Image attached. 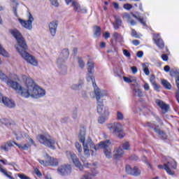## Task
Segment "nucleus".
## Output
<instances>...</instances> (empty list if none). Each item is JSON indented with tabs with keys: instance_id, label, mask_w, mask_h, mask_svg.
Returning <instances> with one entry per match:
<instances>
[{
	"instance_id": "obj_1",
	"label": "nucleus",
	"mask_w": 179,
	"mask_h": 179,
	"mask_svg": "<svg viewBox=\"0 0 179 179\" xmlns=\"http://www.w3.org/2000/svg\"><path fill=\"white\" fill-rule=\"evenodd\" d=\"M23 80L25 82V85L22 87L17 82L13 81L6 76L5 73L0 70V79L2 82H6L8 86L12 87L18 94H20L22 97L29 99H41L45 96V90L41 88L38 85L36 84L31 78L26 75L22 76Z\"/></svg>"
},
{
	"instance_id": "obj_2",
	"label": "nucleus",
	"mask_w": 179,
	"mask_h": 179,
	"mask_svg": "<svg viewBox=\"0 0 179 179\" xmlns=\"http://www.w3.org/2000/svg\"><path fill=\"white\" fill-rule=\"evenodd\" d=\"M85 131L83 129V131L80 132L79 135V139L81 143H83V152L85 157H89L90 156V150L92 153H94V151L96 152L99 150V149H103V153L107 159H111V157H113V154L110 148V146H111V141H110V140L101 141L98 144L94 145V143H93V141H92L90 137L88 136L87 138L85 137Z\"/></svg>"
},
{
	"instance_id": "obj_3",
	"label": "nucleus",
	"mask_w": 179,
	"mask_h": 179,
	"mask_svg": "<svg viewBox=\"0 0 179 179\" xmlns=\"http://www.w3.org/2000/svg\"><path fill=\"white\" fill-rule=\"evenodd\" d=\"M10 33L15 38L17 43V44L15 45V48L17 50V52L22 50H27L26 41L19 30L17 29H11Z\"/></svg>"
},
{
	"instance_id": "obj_4",
	"label": "nucleus",
	"mask_w": 179,
	"mask_h": 179,
	"mask_svg": "<svg viewBox=\"0 0 179 179\" xmlns=\"http://www.w3.org/2000/svg\"><path fill=\"white\" fill-rule=\"evenodd\" d=\"M69 57V50L68 49H64L60 53L59 57L57 59V65L62 73H66L68 67L65 62Z\"/></svg>"
},
{
	"instance_id": "obj_5",
	"label": "nucleus",
	"mask_w": 179,
	"mask_h": 179,
	"mask_svg": "<svg viewBox=\"0 0 179 179\" xmlns=\"http://www.w3.org/2000/svg\"><path fill=\"white\" fill-rule=\"evenodd\" d=\"M27 49H22L18 51V54L27 62L29 65H32V66H38V60L36 58V57L30 55L27 51Z\"/></svg>"
},
{
	"instance_id": "obj_6",
	"label": "nucleus",
	"mask_w": 179,
	"mask_h": 179,
	"mask_svg": "<svg viewBox=\"0 0 179 179\" xmlns=\"http://www.w3.org/2000/svg\"><path fill=\"white\" fill-rule=\"evenodd\" d=\"M38 141L41 145L47 146V148H51V149H55V140L51 138V136L48 134H40L38 136Z\"/></svg>"
},
{
	"instance_id": "obj_7",
	"label": "nucleus",
	"mask_w": 179,
	"mask_h": 179,
	"mask_svg": "<svg viewBox=\"0 0 179 179\" xmlns=\"http://www.w3.org/2000/svg\"><path fill=\"white\" fill-rule=\"evenodd\" d=\"M6 144H7L8 149H10V148H12L14 145H16V146H17V148H19V149H20L21 150H27L28 149H30V148H31L32 145H36V143L34 142L33 138H29V143L19 144L14 141H8L7 143H6Z\"/></svg>"
},
{
	"instance_id": "obj_8",
	"label": "nucleus",
	"mask_w": 179,
	"mask_h": 179,
	"mask_svg": "<svg viewBox=\"0 0 179 179\" xmlns=\"http://www.w3.org/2000/svg\"><path fill=\"white\" fill-rule=\"evenodd\" d=\"M123 17L124 19H126V20H127V22H129V23H130L131 26H135V24H136V22H135V20H133L131 17H135V19H137V20L139 21L140 23L143 24V26H146V22L145 21V20L135 15V14H134L133 13H131V14L124 13L123 14Z\"/></svg>"
},
{
	"instance_id": "obj_9",
	"label": "nucleus",
	"mask_w": 179,
	"mask_h": 179,
	"mask_svg": "<svg viewBox=\"0 0 179 179\" xmlns=\"http://www.w3.org/2000/svg\"><path fill=\"white\" fill-rule=\"evenodd\" d=\"M17 20L21 26L24 27V29H27V30H31L33 29V22H34V17H33L31 13H29L28 20L27 21L20 17L17 18Z\"/></svg>"
},
{
	"instance_id": "obj_10",
	"label": "nucleus",
	"mask_w": 179,
	"mask_h": 179,
	"mask_svg": "<svg viewBox=\"0 0 179 179\" xmlns=\"http://www.w3.org/2000/svg\"><path fill=\"white\" fill-rule=\"evenodd\" d=\"M85 166L86 167H88V169H91V173H85L81 179H92L93 177H96L98 174L97 171H96V169L97 166H96V164H89V162L85 163Z\"/></svg>"
},
{
	"instance_id": "obj_11",
	"label": "nucleus",
	"mask_w": 179,
	"mask_h": 179,
	"mask_svg": "<svg viewBox=\"0 0 179 179\" xmlns=\"http://www.w3.org/2000/svg\"><path fill=\"white\" fill-rule=\"evenodd\" d=\"M66 155L69 160H72L76 167H78L79 170H83V166H82V164L80 163V161H79V158H78L76 154L71 151H66Z\"/></svg>"
},
{
	"instance_id": "obj_12",
	"label": "nucleus",
	"mask_w": 179,
	"mask_h": 179,
	"mask_svg": "<svg viewBox=\"0 0 179 179\" xmlns=\"http://www.w3.org/2000/svg\"><path fill=\"white\" fill-rule=\"evenodd\" d=\"M176 169H177V162L173 159H169L167 164H164V170L169 176H174Z\"/></svg>"
},
{
	"instance_id": "obj_13",
	"label": "nucleus",
	"mask_w": 179,
	"mask_h": 179,
	"mask_svg": "<svg viewBox=\"0 0 179 179\" xmlns=\"http://www.w3.org/2000/svg\"><path fill=\"white\" fill-rule=\"evenodd\" d=\"M108 129L113 135H118L120 132H124V125L120 122H114L108 125Z\"/></svg>"
},
{
	"instance_id": "obj_14",
	"label": "nucleus",
	"mask_w": 179,
	"mask_h": 179,
	"mask_svg": "<svg viewBox=\"0 0 179 179\" xmlns=\"http://www.w3.org/2000/svg\"><path fill=\"white\" fill-rule=\"evenodd\" d=\"M67 5H71L73 7L75 12H80V13H87V9L86 8H82L80 4L75 0H65Z\"/></svg>"
},
{
	"instance_id": "obj_15",
	"label": "nucleus",
	"mask_w": 179,
	"mask_h": 179,
	"mask_svg": "<svg viewBox=\"0 0 179 179\" xmlns=\"http://www.w3.org/2000/svg\"><path fill=\"white\" fill-rule=\"evenodd\" d=\"M94 94L97 101V104L99 103H103V97H106L108 96V93L106 90H101L99 88L94 90Z\"/></svg>"
},
{
	"instance_id": "obj_16",
	"label": "nucleus",
	"mask_w": 179,
	"mask_h": 179,
	"mask_svg": "<svg viewBox=\"0 0 179 179\" xmlns=\"http://www.w3.org/2000/svg\"><path fill=\"white\" fill-rule=\"evenodd\" d=\"M97 113L102 117H108L110 115V112L108 111V108L104 106L103 102H99L97 103Z\"/></svg>"
},
{
	"instance_id": "obj_17",
	"label": "nucleus",
	"mask_w": 179,
	"mask_h": 179,
	"mask_svg": "<svg viewBox=\"0 0 179 179\" xmlns=\"http://www.w3.org/2000/svg\"><path fill=\"white\" fill-rule=\"evenodd\" d=\"M71 170V165H62L57 169V173L61 176H66V174H70Z\"/></svg>"
},
{
	"instance_id": "obj_18",
	"label": "nucleus",
	"mask_w": 179,
	"mask_h": 179,
	"mask_svg": "<svg viewBox=\"0 0 179 179\" xmlns=\"http://www.w3.org/2000/svg\"><path fill=\"white\" fill-rule=\"evenodd\" d=\"M49 31L52 37L55 36L57 34V29H58V21L54 20L49 23L48 25Z\"/></svg>"
},
{
	"instance_id": "obj_19",
	"label": "nucleus",
	"mask_w": 179,
	"mask_h": 179,
	"mask_svg": "<svg viewBox=\"0 0 179 179\" xmlns=\"http://www.w3.org/2000/svg\"><path fill=\"white\" fill-rule=\"evenodd\" d=\"M153 41L156 44V45L159 47V48H161V49L164 48V42L163 41L162 38H160V35H159L158 34H154Z\"/></svg>"
},
{
	"instance_id": "obj_20",
	"label": "nucleus",
	"mask_w": 179,
	"mask_h": 179,
	"mask_svg": "<svg viewBox=\"0 0 179 179\" xmlns=\"http://www.w3.org/2000/svg\"><path fill=\"white\" fill-rule=\"evenodd\" d=\"M15 136L17 141H20L21 139H23V138H27V139H28L27 143H30L29 139H31V138H30V136H29V135L24 131H17V133H15Z\"/></svg>"
},
{
	"instance_id": "obj_21",
	"label": "nucleus",
	"mask_w": 179,
	"mask_h": 179,
	"mask_svg": "<svg viewBox=\"0 0 179 179\" xmlns=\"http://www.w3.org/2000/svg\"><path fill=\"white\" fill-rule=\"evenodd\" d=\"M156 103L162 110L164 114H166V113L169 111V108H170V106L169 105L166 104L165 103L163 102V101L160 99H157Z\"/></svg>"
},
{
	"instance_id": "obj_22",
	"label": "nucleus",
	"mask_w": 179,
	"mask_h": 179,
	"mask_svg": "<svg viewBox=\"0 0 179 179\" xmlns=\"http://www.w3.org/2000/svg\"><path fill=\"white\" fill-rule=\"evenodd\" d=\"M124 156V150L121 148H116L113 150V157L115 159H120Z\"/></svg>"
},
{
	"instance_id": "obj_23",
	"label": "nucleus",
	"mask_w": 179,
	"mask_h": 179,
	"mask_svg": "<svg viewBox=\"0 0 179 179\" xmlns=\"http://www.w3.org/2000/svg\"><path fill=\"white\" fill-rule=\"evenodd\" d=\"M51 160V157H50L48 155H45L43 156V159H39L38 162L40 164H42V166H50V161Z\"/></svg>"
},
{
	"instance_id": "obj_24",
	"label": "nucleus",
	"mask_w": 179,
	"mask_h": 179,
	"mask_svg": "<svg viewBox=\"0 0 179 179\" xmlns=\"http://www.w3.org/2000/svg\"><path fill=\"white\" fill-rule=\"evenodd\" d=\"M3 104H4L6 107H8L9 108H13L16 106L13 100L10 99L9 98L7 97L5 98Z\"/></svg>"
},
{
	"instance_id": "obj_25",
	"label": "nucleus",
	"mask_w": 179,
	"mask_h": 179,
	"mask_svg": "<svg viewBox=\"0 0 179 179\" xmlns=\"http://www.w3.org/2000/svg\"><path fill=\"white\" fill-rule=\"evenodd\" d=\"M10 6H11L15 16H17V7L19 6V3L16 0H10Z\"/></svg>"
},
{
	"instance_id": "obj_26",
	"label": "nucleus",
	"mask_w": 179,
	"mask_h": 179,
	"mask_svg": "<svg viewBox=\"0 0 179 179\" xmlns=\"http://www.w3.org/2000/svg\"><path fill=\"white\" fill-rule=\"evenodd\" d=\"M87 71L90 75H93V71H94V62L92 60H88L87 63Z\"/></svg>"
},
{
	"instance_id": "obj_27",
	"label": "nucleus",
	"mask_w": 179,
	"mask_h": 179,
	"mask_svg": "<svg viewBox=\"0 0 179 179\" xmlns=\"http://www.w3.org/2000/svg\"><path fill=\"white\" fill-rule=\"evenodd\" d=\"M121 20L120 19V16L115 15V22H113V27L115 30H117V29H120V27L121 26Z\"/></svg>"
},
{
	"instance_id": "obj_28",
	"label": "nucleus",
	"mask_w": 179,
	"mask_h": 179,
	"mask_svg": "<svg viewBox=\"0 0 179 179\" xmlns=\"http://www.w3.org/2000/svg\"><path fill=\"white\" fill-rule=\"evenodd\" d=\"M113 38L117 43H123L124 42V37L122 36L121 34H118L117 32H114L113 34Z\"/></svg>"
},
{
	"instance_id": "obj_29",
	"label": "nucleus",
	"mask_w": 179,
	"mask_h": 179,
	"mask_svg": "<svg viewBox=\"0 0 179 179\" xmlns=\"http://www.w3.org/2000/svg\"><path fill=\"white\" fill-rule=\"evenodd\" d=\"M126 172L127 174H131V176H135L136 177H138L139 176V171H137L135 173L134 171V168L131 167L129 165L126 166Z\"/></svg>"
},
{
	"instance_id": "obj_30",
	"label": "nucleus",
	"mask_w": 179,
	"mask_h": 179,
	"mask_svg": "<svg viewBox=\"0 0 179 179\" xmlns=\"http://www.w3.org/2000/svg\"><path fill=\"white\" fill-rule=\"evenodd\" d=\"M0 55L3 57H9V53L0 44ZM2 64V60L0 59V64Z\"/></svg>"
},
{
	"instance_id": "obj_31",
	"label": "nucleus",
	"mask_w": 179,
	"mask_h": 179,
	"mask_svg": "<svg viewBox=\"0 0 179 179\" xmlns=\"http://www.w3.org/2000/svg\"><path fill=\"white\" fill-rule=\"evenodd\" d=\"M0 171L3 174H4V176H6L8 177V178L15 179L13 177H12V173L8 172V171H6V169H4L3 168H2L1 166H0Z\"/></svg>"
},
{
	"instance_id": "obj_32",
	"label": "nucleus",
	"mask_w": 179,
	"mask_h": 179,
	"mask_svg": "<svg viewBox=\"0 0 179 179\" xmlns=\"http://www.w3.org/2000/svg\"><path fill=\"white\" fill-rule=\"evenodd\" d=\"M155 132H156V134H158L159 138H161V139H166L167 138V134H166V133L162 131L160 129H154Z\"/></svg>"
},
{
	"instance_id": "obj_33",
	"label": "nucleus",
	"mask_w": 179,
	"mask_h": 179,
	"mask_svg": "<svg viewBox=\"0 0 179 179\" xmlns=\"http://www.w3.org/2000/svg\"><path fill=\"white\" fill-rule=\"evenodd\" d=\"M133 92L134 93V96H136L137 97H143V92L141 88H134Z\"/></svg>"
},
{
	"instance_id": "obj_34",
	"label": "nucleus",
	"mask_w": 179,
	"mask_h": 179,
	"mask_svg": "<svg viewBox=\"0 0 179 179\" xmlns=\"http://www.w3.org/2000/svg\"><path fill=\"white\" fill-rule=\"evenodd\" d=\"M75 146H76V150L78 152V156H80V157H83V155H82V153L83 152L82 145L79 143V142H76Z\"/></svg>"
},
{
	"instance_id": "obj_35",
	"label": "nucleus",
	"mask_w": 179,
	"mask_h": 179,
	"mask_svg": "<svg viewBox=\"0 0 179 179\" xmlns=\"http://www.w3.org/2000/svg\"><path fill=\"white\" fill-rule=\"evenodd\" d=\"M142 68L145 75L149 76L150 74V71H149V63L143 64Z\"/></svg>"
},
{
	"instance_id": "obj_36",
	"label": "nucleus",
	"mask_w": 179,
	"mask_h": 179,
	"mask_svg": "<svg viewBox=\"0 0 179 179\" xmlns=\"http://www.w3.org/2000/svg\"><path fill=\"white\" fill-rule=\"evenodd\" d=\"M94 36L96 38L100 37V36H101V29L100 28V27H94Z\"/></svg>"
},
{
	"instance_id": "obj_37",
	"label": "nucleus",
	"mask_w": 179,
	"mask_h": 179,
	"mask_svg": "<svg viewBox=\"0 0 179 179\" xmlns=\"http://www.w3.org/2000/svg\"><path fill=\"white\" fill-rule=\"evenodd\" d=\"M82 87V82L78 83H73L71 85V89L72 90H79Z\"/></svg>"
},
{
	"instance_id": "obj_38",
	"label": "nucleus",
	"mask_w": 179,
	"mask_h": 179,
	"mask_svg": "<svg viewBox=\"0 0 179 179\" xmlns=\"http://www.w3.org/2000/svg\"><path fill=\"white\" fill-rule=\"evenodd\" d=\"M87 82H88V83H92L93 86H94V77H93V74L87 73Z\"/></svg>"
},
{
	"instance_id": "obj_39",
	"label": "nucleus",
	"mask_w": 179,
	"mask_h": 179,
	"mask_svg": "<svg viewBox=\"0 0 179 179\" xmlns=\"http://www.w3.org/2000/svg\"><path fill=\"white\" fill-rule=\"evenodd\" d=\"M123 80H124V82H126V83H132L134 82H136V79H135L133 77L128 78V77L124 76Z\"/></svg>"
},
{
	"instance_id": "obj_40",
	"label": "nucleus",
	"mask_w": 179,
	"mask_h": 179,
	"mask_svg": "<svg viewBox=\"0 0 179 179\" xmlns=\"http://www.w3.org/2000/svg\"><path fill=\"white\" fill-rule=\"evenodd\" d=\"M162 83L166 89H168V90H171V84H170V83H169L167 80H162Z\"/></svg>"
},
{
	"instance_id": "obj_41",
	"label": "nucleus",
	"mask_w": 179,
	"mask_h": 179,
	"mask_svg": "<svg viewBox=\"0 0 179 179\" xmlns=\"http://www.w3.org/2000/svg\"><path fill=\"white\" fill-rule=\"evenodd\" d=\"M49 166H58V159L57 158H50Z\"/></svg>"
},
{
	"instance_id": "obj_42",
	"label": "nucleus",
	"mask_w": 179,
	"mask_h": 179,
	"mask_svg": "<svg viewBox=\"0 0 179 179\" xmlns=\"http://www.w3.org/2000/svg\"><path fill=\"white\" fill-rule=\"evenodd\" d=\"M116 118L118 121H122V120H124V113H122L121 111H117Z\"/></svg>"
},
{
	"instance_id": "obj_43",
	"label": "nucleus",
	"mask_w": 179,
	"mask_h": 179,
	"mask_svg": "<svg viewBox=\"0 0 179 179\" xmlns=\"http://www.w3.org/2000/svg\"><path fill=\"white\" fill-rule=\"evenodd\" d=\"M1 122L2 124H4V125H12V124H13V122L8 119H3Z\"/></svg>"
},
{
	"instance_id": "obj_44",
	"label": "nucleus",
	"mask_w": 179,
	"mask_h": 179,
	"mask_svg": "<svg viewBox=\"0 0 179 179\" xmlns=\"http://www.w3.org/2000/svg\"><path fill=\"white\" fill-rule=\"evenodd\" d=\"M171 76H176V75H179V69H172L170 71Z\"/></svg>"
},
{
	"instance_id": "obj_45",
	"label": "nucleus",
	"mask_w": 179,
	"mask_h": 179,
	"mask_svg": "<svg viewBox=\"0 0 179 179\" xmlns=\"http://www.w3.org/2000/svg\"><path fill=\"white\" fill-rule=\"evenodd\" d=\"M107 118H108V117L101 115V117H99V118L98 119V122L99 124H104Z\"/></svg>"
},
{
	"instance_id": "obj_46",
	"label": "nucleus",
	"mask_w": 179,
	"mask_h": 179,
	"mask_svg": "<svg viewBox=\"0 0 179 179\" xmlns=\"http://www.w3.org/2000/svg\"><path fill=\"white\" fill-rule=\"evenodd\" d=\"M78 60L79 68H81V69L85 68V62H83V60L81 58H78Z\"/></svg>"
},
{
	"instance_id": "obj_47",
	"label": "nucleus",
	"mask_w": 179,
	"mask_h": 179,
	"mask_svg": "<svg viewBox=\"0 0 179 179\" xmlns=\"http://www.w3.org/2000/svg\"><path fill=\"white\" fill-rule=\"evenodd\" d=\"M1 150L4 152H8V150H9V147H8L6 143L1 146Z\"/></svg>"
},
{
	"instance_id": "obj_48",
	"label": "nucleus",
	"mask_w": 179,
	"mask_h": 179,
	"mask_svg": "<svg viewBox=\"0 0 179 179\" xmlns=\"http://www.w3.org/2000/svg\"><path fill=\"white\" fill-rule=\"evenodd\" d=\"M123 148L125 150H129V142H125L123 143Z\"/></svg>"
},
{
	"instance_id": "obj_49",
	"label": "nucleus",
	"mask_w": 179,
	"mask_h": 179,
	"mask_svg": "<svg viewBox=\"0 0 179 179\" xmlns=\"http://www.w3.org/2000/svg\"><path fill=\"white\" fill-rule=\"evenodd\" d=\"M103 37L107 40V38H110V37H111L110 33L108 31H106L103 34Z\"/></svg>"
},
{
	"instance_id": "obj_50",
	"label": "nucleus",
	"mask_w": 179,
	"mask_h": 179,
	"mask_svg": "<svg viewBox=\"0 0 179 179\" xmlns=\"http://www.w3.org/2000/svg\"><path fill=\"white\" fill-rule=\"evenodd\" d=\"M18 177L20 178V179H30V178L24 174H20L19 173L18 174Z\"/></svg>"
},
{
	"instance_id": "obj_51",
	"label": "nucleus",
	"mask_w": 179,
	"mask_h": 179,
	"mask_svg": "<svg viewBox=\"0 0 179 179\" xmlns=\"http://www.w3.org/2000/svg\"><path fill=\"white\" fill-rule=\"evenodd\" d=\"M123 8L124 9H127V10H129L132 9V5L128 4V3L127 4H124Z\"/></svg>"
},
{
	"instance_id": "obj_52",
	"label": "nucleus",
	"mask_w": 179,
	"mask_h": 179,
	"mask_svg": "<svg viewBox=\"0 0 179 179\" xmlns=\"http://www.w3.org/2000/svg\"><path fill=\"white\" fill-rule=\"evenodd\" d=\"M117 137L120 138V139H122V138H124V136H125V134L124 133V131L122 132H119L117 134V135H116Z\"/></svg>"
},
{
	"instance_id": "obj_53",
	"label": "nucleus",
	"mask_w": 179,
	"mask_h": 179,
	"mask_svg": "<svg viewBox=\"0 0 179 179\" xmlns=\"http://www.w3.org/2000/svg\"><path fill=\"white\" fill-rule=\"evenodd\" d=\"M53 6H58V0H50Z\"/></svg>"
},
{
	"instance_id": "obj_54",
	"label": "nucleus",
	"mask_w": 179,
	"mask_h": 179,
	"mask_svg": "<svg viewBox=\"0 0 179 179\" xmlns=\"http://www.w3.org/2000/svg\"><path fill=\"white\" fill-rule=\"evenodd\" d=\"M123 54L125 55V57H131V53L127 50H123Z\"/></svg>"
},
{
	"instance_id": "obj_55",
	"label": "nucleus",
	"mask_w": 179,
	"mask_h": 179,
	"mask_svg": "<svg viewBox=\"0 0 179 179\" xmlns=\"http://www.w3.org/2000/svg\"><path fill=\"white\" fill-rule=\"evenodd\" d=\"M144 90L148 91L150 89V86H149V84L148 83H145L143 85Z\"/></svg>"
},
{
	"instance_id": "obj_56",
	"label": "nucleus",
	"mask_w": 179,
	"mask_h": 179,
	"mask_svg": "<svg viewBox=\"0 0 179 179\" xmlns=\"http://www.w3.org/2000/svg\"><path fill=\"white\" fill-rule=\"evenodd\" d=\"M131 36L138 38V34H136V31H135V29L131 30Z\"/></svg>"
},
{
	"instance_id": "obj_57",
	"label": "nucleus",
	"mask_w": 179,
	"mask_h": 179,
	"mask_svg": "<svg viewBox=\"0 0 179 179\" xmlns=\"http://www.w3.org/2000/svg\"><path fill=\"white\" fill-rule=\"evenodd\" d=\"M131 72L132 73H136V72H138V69L136 68V66H132L131 67Z\"/></svg>"
},
{
	"instance_id": "obj_58",
	"label": "nucleus",
	"mask_w": 179,
	"mask_h": 179,
	"mask_svg": "<svg viewBox=\"0 0 179 179\" xmlns=\"http://www.w3.org/2000/svg\"><path fill=\"white\" fill-rule=\"evenodd\" d=\"M150 83H152V85H154L155 83H156V81H155V76H151L150 78Z\"/></svg>"
},
{
	"instance_id": "obj_59",
	"label": "nucleus",
	"mask_w": 179,
	"mask_h": 179,
	"mask_svg": "<svg viewBox=\"0 0 179 179\" xmlns=\"http://www.w3.org/2000/svg\"><path fill=\"white\" fill-rule=\"evenodd\" d=\"M162 59H163V61H169V56L164 54L162 55Z\"/></svg>"
},
{
	"instance_id": "obj_60",
	"label": "nucleus",
	"mask_w": 179,
	"mask_h": 179,
	"mask_svg": "<svg viewBox=\"0 0 179 179\" xmlns=\"http://www.w3.org/2000/svg\"><path fill=\"white\" fill-rule=\"evenodd\" d=\"M133 171H134V173H138V171L139 172V176H141V170H139V169L136 166L133 167Z\"/></svg>"
},
{
	"instance_id": "obj_61",
	"label": "nucleus",
	"mask_w": 179,
	"mask_h": 179,
	"mask_svg": "<svg viewBox=\"0 0 179 179\" xmlns=\"http://www.w3.org/2000/svg\"><path fill=\"white\" fill-rule=\"evenodd\" d=\"M34 173H36V176H38L39 177H41V172L38 170V169H34Z\"/></svg>"
},
{
	"instance_id": "obj_62",
	"label": "nucleus",
	"mask_w": 179,
	"mask_h": 179,
	"mask_svg": "<svg viewBox=\"0 0 179 179\" xmlns=\"http://www.w3.org/2000/svg\"><path fill=\"white\" fill-rule=\"evenodd\" d=\"M137 57L138 58H142V57H143V52L142 51H139L137 52Z\"/></svg>"
},
{
	"instance_id": "obj_63",
	"label": "nucleus",
	"mask_w": 179,
	"mask_h": 179,
	"mask_svg": "<svg viewBox=\"0 0 179 179\" xmlns=\"http://www.w3.org/2000/svg\"><path fill=\"white\" fill-rule=\"evenodd\" d=\"M132 44H134V45H139L140 42L138 40H134L131 41Z\"/></svg>"
},
{
	"instance_id": "obj_64",
	"label": "nucleus",
	"mask_w": 179,
	"mask_h": 179,
	"mask_svg": "<svg viewBox=\"0 0 179 179\" xmlns=\"http://www.w3.org/2000/svg\"><path fill=\"white\" fill-rule=\"evenodd\" d=\"M164 70L165 72H169V73H170V66H165L164 67Z\"/></svg>"
}]
</instances>
